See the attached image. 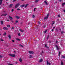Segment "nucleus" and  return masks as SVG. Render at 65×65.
Wrapping results in <instances>:
<instances>
[{
  "label": "nucleus",
  "instance_id": "obj_1",
  "mask_svg": "<svg viewBox=\"0 0 65 65\" xmlns=\"http://www.w3.org/2000/svg\"><path fill=\"white\" fill-rule=\"evenodd\" d=\"M49 14H48L46 16L45 18H44V20H46L48 19V15H49Z\"/></svg>",
  "mask_w": 65,
  "mask_h": 65
},
{
  "label": "nucleus",
  "instance_id": "obj_2",
  "mask_svg": "<svg viewBox=\"0 0 65 65\" xmlns=\"http://www.w3.org/2000/svg\"><path fill=\"white\" fill-rule=\"evenodd\" d=\"M9 56H11V57H15V56L14 54H9Z\"/></svg>",
  "mask_w": 65,
  "mask_h": 65
},
{
  "label": "nucleus",
  "instance_id": "obj_3",
  "mask_svg": "<svg viewBox=\"0 0 65 65\" xmlns=\"http://www.w3.org/2000/svg\"><path fill=\"white\" fill-rule=\"evenodd\" d=\"M20 5V4H18L15 6V8H17L18 6H19Z\"/></svg>",
  "mask_w": 65,
  "mask_h": 65
},
{
  "label": "nucleus",
  "instance_id": "obj_4",
  "mask_svg": "<svg viewBox=\"0 0 65 65\" xmlns=\"http://www.w3.org/2000/svg\"><path fill=\"white\" fill-rule=\"evenodd\" d=\"M29 54H33V53H34V52H33L31 51H29Z\"/></svg>",
  "mask_w": 65,
  "mask_h": 65
},
{
  "label": "nucleus",
  "instance_id": "obj_5",
  "mask_svg": "<svg viewBox=\"0 0 65 65\" xmlns=\"http://www.w3.org/2000/svg\"><path fill=\"white\" fill-rule=\"evenodd\" d=\"M4 30H8V29L7 27H4L3 28Z\"/></svg>",
  "mask_w": 65,
  "mask_h": 65
},
{
  "label": "nucleus",
  "instance_id": "obj_6",
  "mask_svg": "<svg viewBox=\"0 0 65 65\" xmlns=\"http://www.w3.org/2000/svg\"><path fill=\"white\" fill-rule=\"evenodd\" d=\"M56 47L57 50H59V47L57 45H56Z\"/></svg>",
  "mask_w": 65,
  "mask_h": 65
},
{
  "label": "nucleus",
  "instance_id": "obj_7",
  "mask_svg": "<svg viewBox=\"0 0 65 65\" xmlns=\"http://www.w3.org/2000/svg\"><path fill=\"white\" fill-rule=\"evenodd\" d=\"M9 19H10V20H12L13 19L12 17L9 16Z\"/></svg>",
  "mask_w": 65,
  "mask_h": 65
},
{
  "label": "nucleus",
  "instance_id": "obj_8",
  "mask_svg": "<svg viewBox=\"0 0 65 65\" xmlns=\"http://www.w3.org/2000/svg\"><path fill=\"white\" fill-rule=\"evenodd\" d=\"M47 65H51V63L49 62H48V61H47Z\"/></svg>",
  "mask_w": 65,
  "mask_h": 65
},
{
  "label": "nucleus",
  "instance_id": "obj_9",
  "mask_svg": "<svg viewBox=\"0 0 65 65\" xmlns=\"http://www.w3.org/2000/svg\"><path fill=\"white\" fill-rule=\"evenodd\" d=\"M13 5V4H10L9 6V7L11 8L12 7V6Z\"/></svg>",
  "mask_w": 65,
  "mask_h": 65
},
{
  "label": "nucleus",
  "instance_id": "obj_10",
  "mask_svg": "<svg viewBox=\"0 0 65 65\" xmlns=\"http://www.w3.org/2000/svg\"><path fill=\"white\" fill-rule=\"evenodd\" d=\"M44 3H45V4H46V5H48V4H47V3L46 2V1H44Z\"/></svg>",
  "mask_w": 65,
  "mask_h": 65
},
{
  "label": "nucleus",
  "instance_id": "obj_11",
  "mask_svg": "<svg viewBox=\"0 0 65 65\" xmlns=\"http://www.w3.org/2000/svg\"><path fill=\"white\" fill-rule=\"evenodd\" d=\"M45 47L47 48H49V47H47V46L46 45V44H45Z\"/></svg>",
  "mask_w": 65,
  "mask_h": 65
},
{
  "label": "nucleus",
  "instance_id": "obj_12",
  "mask_svg": "<svg viewBox=\"0 0 65 65\" xmlns=\"http://www.w3.org/2000/svg\"><path fill=\"white\" fill-rule=\"evenodd\" d=\"M42 61V59H41L39 61V62H41Z\"/></svg>",
  "mask_w": 65,
  "mask_h": 65
},
{
  "label": "nucleus",
  "instance_id": "obj_13",
  "mask_svg": "<svg viewBox=\"0 0 65 65\" xmlns=\"http://www.w3.org/2000/svg\"><path fill=\"white\" fill-rule=\"evenodd\" d=\"M16 40H17L18 41H20V39L19 38H16Z\"/></svg>",
  "mask_w": 65,
  "mask_h": 65
},
{
  "label": "nucleus",
  "instance_id": "obj_14",
  "mask_svg": "<svg viewBox=\"0 0 65 65\" xmlns=\"http://www.w3.org/2000/svg\"><path fill=\"white\" fill-rule=\"evenodd\" d=\"M15 17L17 19H20V17H19L17 16H15Z\"/></svg>",
  "mask_w": 65,
  "mask_h": 65
},
{
  "label": "nucleus",
  "instance_id": "obj_15",
  "mask_svg": "<svg viewBox=\"0 0 65 65\" xmlns=\"http://www.w3.org/2000/svg\"><path fill=\"white\" fill-rule=\"evenodd\" d=\"M20 31L21 32H24V30H22L21 29H20Z\"/></svg>",
  "mask_w": 65,
  "mask_h": 65
},
{
  "label": "nucleus",
  "instance_id": "obj_16",
  "mask_svg": "<svg viewBox=\"0 0 65 65\" xmlns=\"http://www.w3.org/2000/svg\"><path fill=\"white\" fill-rule=\"evenodd\" d=\"M2 2V0H0V5H1Z\"/></svg>",
  "mask_w": 65,
  "mask_h": 65
},
{
  "label": "nucleus",
  "instance_id": "obj_17",
  "mask_svg": "<svg viewBox=\"0 0 65 65\" xmlns=\"http://www.w3.org/2000/svg\"><path fill=\"white\" fill-rule=\"evenodd\" d=\"M7 14H2L1 15L2 16H3V15H4V16H6Z\"/></svg>",
  "mask_w": 65,
  "mask_h": 65
},
{
  "label": "nucleus",
  "instance_id": "obj_18",
  "mask_svg": "<svg viewBox=\"0 0 65 65\" xmlns=\"http://www.w3.org/2000/svg\"><path fill=\"white\" fill-rule=\"evenodd\" d=\"M28 5H29V4H26L25 6V7H27V6H28Z\"/></svg>",
  "mask_w": 65,
  "mask_h": 65
},
{
  "label": "nucleus",
  "instance_id": "obj_19",
  "mask_svg": "<svg viewBox=\"0 0 65 65\" xmlns=\"http://www.w3.org/2000/svg\"><path fill=\"white\" fill-rule=\"evenodd\" d=\"M1 25H3V22L2 21H1Z\"/></svg>",
  "mask_w": 65,
  "mask_h": 65
},
{
  "label": "nucleus",
  "instance_id": "obj_20",
  "mask_svg": "<svg viewBox=\"0 0 65 65\" xmlns=\"http://www.w3.org/2000/svg\"><path fill=\"white\" fill-rule=\"evenodd\" d=\"M8 37H9V39H11V36H10V35H9L8 36Z\"/></svg>",
  "mask_w": 65,
  "mask_h": 65
},
{
  "label": "nucleus",
  "instance_id": "obj_21",
  "mask_svg": "<svg viewBox=\"0 0 65 65\" xmlns=\"http://www.w3.org/2000/svg\"><path fill=\"white\" fill-rule=\"evenodd\" d=\"M3 35L4 36H5V35H6V32H5L3 34Z\"/></svg>",
  "mask_w": 65,
  "mask_h": 65
},
{
  "label": "nucleus",
  "instance_id": "obj_22",
  "mask_svg": "<svg viewBox=\"0 0 65 65\" xmlns=\"http://www.w3.org/2000/svg\"><path fill=\"white\" fill-rule=\"evenodd\" d=\"M55 24V22L54 21H53V23L52 24V26L53 25Z\"/></svg>",
  "mask_w": 65,
  "mask_h": 65
},
{
  "label": "nucleus",
  "instance_id": "obj_23",
  "mask_svg": "<svg viewBox=\"0 0 65 65\" xmlns=\"http://www.w3.org/2000/svg\"><path fill=\"white\" fill-rule=\"evenodd\" d=\"M19 61H20V62H22V59H21L20 58L19 59Z\"/></svg>",
  "mask_w": 65,
  "mask_h": 65
},
{
  "label": "nucleus",
  "instance_id": "obj_24",
  "mask_svg": "<svg viewBox=\"0 0 65 65\" xmlns=\"http://www.w3.org/2000/svg\"><path fill=\"white\" fill-rule=\"evenodd\" d=\"M38 1H39V0H36L35 2L36 3H37V2H38Z\"/></svg>",
  "mask_w": 65,
  "mask_h": 65
},
{
  "label": "nucleus",
  "instance_id": "obj_25",
  "mask_svg": "<svg viewBox=\"0 0 65 65\" xmlns=\"http://www.w3.org/2000/svg\"><path fill=\"white\" fill-rule=\"evenodd\" d=\"M61 65H63L64 64V63L62 61L61 62Z\"/></svg>",
  "mask_w": 65,
  "mask_h": 65
},
{
  "label": "nucleus",
  "instance_id": "obj_26",
  "mask_svg": "<svg viewBox=\"0 0 65 65\" xmlns=\"http://www.w3.org/2000/svg\"><path fill=\"white\" fill-rule=\"evenodd\" d=\"M64 5H65V3H64L62 4V6H64Z\"/></svg>",
  "mask_w": 65,
  "mask_h": 65
},
{
  "label": "nucleus",
  "instance_id": "obj_27",
  "mask_svg": "<svg viewBox=\"0 0 65 65\" xmlns=\"http://www.w3.org/2000/svg\"><path fill=\"white\" fill-rule=\"evenodd\" d=\"M25 6V5H21L20 6V7H24Z\"/></svg>",
  "mask_w": 65,
  "mask_h": 65
},
{
  "label": "nucleus",
  "instance_id": "obj_28",
  "mask_svg": "<svg viewBox=\"0 0 65 65\" xmlns=\"http://www.w3.org/2000/svg\"><path fill=\"white\" fill-rule=\"evenodd\" d=\"M62 58H65V56H62Z\"/></svg>",
  "mask_w": 65,
  "mask_h": 65
},
{
  "label": "nucleus",
  "instance_id": "obj_29",
  "mask_svg": "<svg viewBox=\"0 0 65 65\" xmlns=\"http://www.w3.org/2000/svg\"><path fill=\"white\" fill-rule=\"evenodd\" d=\"M61 55V52H59V56H60Z\"/></svg>",
  "mask_w": 65,
  "mask_h": 65
},
{
  "label": "nucleus",
  "instance_id": "obj_30",
  "mask_svg": "<svg viewBox=\"0 0 65 65\" xmlns=\"http://www.w3.org/2000/svg\"><path fill=\"white\" fill-rule=\"evenodd\" d=\"M15 22L16 23H18V22H19V21H18V20H16L15 21Z\"/></svg>",
  "mask_w": 65,
  "mask_h": 65
},
{
  "label": "nucleus",
  "instance_id": "obj_31",
  "mask_svg": "<svg viewBox=\"0 0 65 65\" xmlns=\"http://www.w3.org/2000/svg\"><path fill=\"white\" fill-rule=\"evenodd\" d=\"M46 32H47V30H45L44 31V33H46Z\"/></svg>",
  "mask_w": 65,
  "mask_h": 65
},
{
  "label": "nucleus",
  "instance_id": "obj_32",
  "mask_svg": "<svg viewBox=\"0 0 65 65\" xmlns=\"http://www.w3.org/2000/svg\"><path fill=\"white\" fill-rule=\"evenodd\" d=\"M7 27H8V28H9V27H10V25H7Z\"/></svg>",
  "mask_w": 65,
  "mask_h": 65
},
{
  "label": "nucleus",
  "instance_id": "obj_33",
  "mask_svg": "<svg viewBox=\"0 0 65 65\" xmlns=\"http://www.w3.org/2000/svg\"><path fill=\"white\" fill-rule=\"evenodd\" d=\"M3 57V56H2V55H0V58H2Z\"/></svg>",
  "mask_w": 65,
  "mask_h": 65
},
{
  "label": "nucleus",
  "instance_id": "obj_34",
  "mask_svg": "<svg viewBox=\"0 0 65 65\" xmlns=\"http://www.w3.org/2000/svg\"><path fill=\"white\" fill-rule=\"evenodd\" d=\"M18 36H20V35H21V34H20V33H18Z\"/></svg>",
  "mask_w": 65,
  "mask_h": 65
},
{
  "label": "nucleus",
  "instance_id": "obj_35",
  "mask_svg": "<svg viewBox=\"0 0 65 65\" xmlns=\"http://www.w3.org/2000/svg\"><path fill=\"white\" fill-rule=\"evenodd\" d=\"M29 58H32V56H31V55H30L29 56Z\"/></svg>",
  "mask_w": 65,
  "mask_h": 65
},
{
  "label": "nucleus",
  "instance_id": "obj_36",
  "mask_svg": "<svg viewBox=\"0 0 65 65\" xmlns=\"http://www.w3.org/2000/svg\"><path fill=\"white\" fill-rule=\"evenodd\" d=\"M21 10L19 8H18L17 9V10Z\"/></svg>",
  "mask_w": 65,
  "mask_h": 65
},
{
  "label": "nucleus",
  "instance_id": "obj_37",
  "mask_svg": "<svg viewBox=\"0 0 65 65\" xmlns=\"http://www.w3.org/2000/svg\"><path fill=\"white\" fill-rule=\"evenodd\" d=\"M32 18H35V16L34 15H32Z\"/></svg>",
  "mask_w": 65,
  "mask_h": 65
},
{
  "label": "nucleus",
  "instance_id": "obj_38",
  "mask_svg": "<svg viewBox=\"0 0 65 65\" xmlns=\"http://www.w3.org/2000/svg\"><path fill=\"white\" fill-rule=\"evenodd\" d=\"M20 46H21L22 47H23V45H20Z\"/></svg>",
  "mask_w": 65,
  "mask_h": 65
},
{
  "label": "nucleus",
  "instance_id": "obj_39",
  "mask_svg": "<svg viewBox=\"0 0 65 65\" xmlns=\"http://www.w3.org/2000/svg\"><path fill=\"white\" fill-rule=\"evenodd\" d=\"M9 65H14L13 64H10V63H9L8 64Z\"/></svg>",
  "mask_w": 65,
  "mask_h": 65
},
{
  "label": "nucleus",
  "instance_id": "obj_40",
  "mask_svg": "<svg viewBox=\"0 0 65 65\" xmlns=\"http://www.w3.org/2000/svg\"><path fill=\"white\" fill-rule=\"evenodd\" d=\"M64 33V31H62L61 32V34H63V33Z\"/></svg>",
  "mask_w": 65,
  "mask_h": 65
},
{
  "label": "nucleus",
  "instance_id": "obj_41",
  "mask_svg": "<svg viewBox=\"0 0 65 65\" xmlns=\"http://www.w3.org/2000/svg\"><path fill=\"white\" fill-rule=\"evenodd\" d=\"M58 17H60V15H58Z\"/></svg>",
  "mask_w": 65,
  "mask_h": 65
},
{
  "label": "nucleus",
  "instance_id": "obj_42",
  "mask_svg": "<svg viewBox=\"0 0 65 65\" xmlns=\"http://www.w3.org/2000/svg\"><path fill=\"white\" fill-rule=\"evenodd\" d=\"M12 42H14V41L13 40H12Z\"/></svg>",
  "mask_w": 65,
  "mask_h": 65
},
{
  "label": "nucleus",
  "instance_id": "obj_43",
  "mask_svg": "<svg viewBox=\"0 0 65 65\" xmlns=\"http://www.w3.org/2000/svg\"><path fill=\"white\" fill-rule=\"evenodd\" d=\"M36 9V8H35L34 9V11H35V9Z\"/></svg>",
  "mask_w": 65,
  "mask_h": 65
},
{
  "label": "nucleus",
  "instance_id": "obj_44",
  "mask_svg": "<svg viewBox=\"0 0 65 65\" xmlns=\"http://www.w3.org/2000/svg\"><path fill=\"white\" fill-rule=\"evenodd\" d=\"M11 11H12V12H13V9H12Z\"/></svg>",
  "mask_w": 65,
  "mask_h": 65
},
{
  "label": "nucleus",
  "instance_id": "obj_45",
  "mask_svg": "<svg viewBox=\"0 0 65 65\" xmlns=\"http://www.w3.org/2000/svg\"><path fill=\"white\" fill-rule=\"evenodd\" d=\"M56 43H58V41H57V40H56Z\"/></svg>",
  "mask_w": 65,
  "mask_h": 65
},
{
  "label": "nucleus",
  "instance_id": "obj_46",
  "mask_svg": "<svg viewBox=\"0 0 65 65\" xmlns=\"http://www.w3.org/2000/svg\"><path fill=\"white\" fill-rule=\"evenodd\" d=\"M1 41H3V40L2 39H1Z\"/></svg>",
  "mask_w": 65,
  "mask_h": 65
},
{
  "label": "nucleus",
  "instance_id": "obj_47",
  "mask_svg": "<svg viewBox=\"0 0 65 65\" xmlns=\"http://www.w3.org/2000/svg\"><path fill=\"white\" fill-rule=\"evenodd\" d=\"M15 1H16V0H13V2H15Z\"/></svg>",
  "mask_w": 65,
  "mask_h": 65
},
{
  "label": "nucleus",
  "instance_id": "obj_48",
  "mask_svg": "<svg viewBox=\"0 0 65 65\" xmlns=\"http://www.w3.org/2000/svg\"><path fill=\"white\" fill-rule=\"evenodd\" d=\"M12 29H14V28L13 27H12Z\"/></svg>",
  "mask_w": 65,
  "mask_h": 65
},
{
  "label": "nucleus",
  "instance_id": "obj_49",
  "mask_svg": "<svg viewBox=\"0 0 65 65\" xmlns=\"http://www.w3.org/2000/svg\"><path fill=\"white\" fill-rule=\"evenodd\" d=\"M59 1H60V2H61V1H62V0H59Z\"/></svg>",
  "mask_w": 65,
  "mask_h": 65
},
{
  "label": "nucleus",
  "instance_id": "obj_50",
  "mask_svg": "<svg viewBox=\"0 0 65 65\" xmlns=\"http://www.w3.org/2000/svg\"><path fill=\"white\" fill-rule=\"evenodd\" d=\"M42 54H43V51H42Z\"/></svg>",
  "mask_w": 65,
  "mask_h": 65
},
{
  "label": "nucleus",
  "instance_id": "obj_51",
  "mask_svg": "<svg viewBox=\"0 0 65 65\" xmlns=\"http://www.w3.org/2000/svg\"><path fill=\"white\" fill-rule=\"evenodd\" d=\"M54 30V29H52V31H53V30Z\"/></svg>",
  "mask_w": 65,
  "mask_h": 65
},
{
  "label": "nucleus",
  "instance_id": "obj_52",
  "mask_svg": "<svg viewBox=\"0 0 65 65\" xmlns=\"http://www.w3.org/2000/svg\"><path fill=\"white\" fill-rule=\"evenodd\" d=\"M38 23L39 24L40 23V22H38Z\"/></svg>",
  "mask_w": 65,
  "mask_h": 65
},
{
  "label": "nucleus",
  "instance_id": "obj_53",
  "mask_svg": "<svg viewBox=\"0 0 65 65\" xmlns=\"http://www.w3.org/2000/svg\"><path fill=\"white\" fill-rule=\"evenodd\" d=\"M55 26H54V27H53V29H55Z\"/></svg>",
  "mask_w": 65,
  "mask_h": 65
},
{
  "label": "nucleus",
  "instance_id": "obj_54",
  "mask_svg": "<svg viewBox=\"0 0 65 65\" xmlns=\"http://www.w3.org/2000/svg\"><path fill=\"white\" fill-rule=\"evenodd\" d=\"M45 26L44 27V28H45Z\"/></svg>",
  "mask_w": 65,
  "mask_h": 65
},
{
  "label": "nucleus",
  "instance_id": "obj_55",
  "mask_svg": "<svg viewBox=\"0 0 65 65\" xmlns=\"http://www.w3.org/2000/svg\"><path fill=\"white\" fill-rule=\"evenodd\" d=\"M64 12H65V10H64Z\"/></svg>",
  "mask_w": 65,
  "mask_h": 65
},
{
  "label": "nucleus",
  "instance_id": "obj_56",
  "mask_svg": "<svg viewBox=\"0 0 65 65\" xmlns=\"http://www.w3.org/2000/svg\"><path fill=\"white\" fill-rule=\"evenodd\" d=\"M12 23H13V21H12Z\"/></svg>",
  "mask_w": 65,
  "mask_h": 65
},
{
  "label": "nucleus",
  "instance_id": "obj_57",
  "mask_svg": "<svg viewBox=\"0 0 65 65\" xmlns=\"http://www.w3.org/2000/svg\"><path fill=\"white\" fill-rule=\"evenodd\" d=\"M22 0V1H24L25 0Z\"/></svg>",
  "mask_w": 65,
  "mask_h": 65
},
{
  "label": "nucleus",
  "instance_id": "obj_58",
  "mask_svg": "<svg viewBox=\"0 0 65 65\" xmlns=\"http://www.w3.org/2000/svg\"><path fill=\"white\" fill-rule=\"evenodd\" d=\"M7 21H8V22H9V20H7Z\"/></svg>",
  "mask_w": 65,
  "mask_h": 65
},
{
  "label": "nucleus",
  "instance_id": "obj_59",
  "mask_svg": "<svg viewBox=\"0 0 65 65\" xmlns=\"http://www.w3.org/2000/svg\"><path fill=\"white\" fill-rule=\"evenodd\" d=\"M42 55V54L41 53V55Z\"/></svg>",
  "mask_w": 65,
  "mask_h": 65
},
{
  "label": "nucleus",
  "instance_id": "obj_60",
  "mask_svg": "<svg viewBox=\"0 0 65 65\" xmlns=\"http://www.w3.org/2000/svg\"><path fill=\"white\" fill-rule=\"evenodd\" d=\"M8 0H6V1H8Z\"/></svg>",
  "mask_w": 65,
  "mask_h": 65
},
{
  "label": "nucleus",
  "instance_id": "obj_61",
  "mask_svg": "<svg viewBox=\"0 0 65 65\" xmlns=\"http://www.w3.org/2000/svg\"><path fill=\"white\" fill-rule=\"evenodd\" d=\"M0 35H1V34H0Z\"/></svg>",
  "mask_w": 65,
  "mask_h": 65
},
{
  "label": "nucleus",
  "instance_id": "obj_62",
  "mask_svg": "<svg viewBox=\"0 0 65 65\" xmlns=\"http://www.w3.org/2000/svg\"><path fill=\"white\" fill-rule=\"evenodd\" d=\"M60 30H61V29H60Z\"/></svg>",
  "mask_w": 65,
  "mask_h": 65
}]
</instances>
